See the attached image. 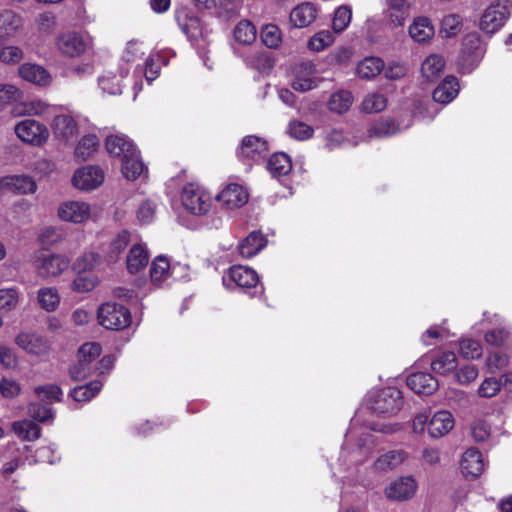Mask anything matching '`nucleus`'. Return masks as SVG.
I'll use <instances>...</instances> for the list:
<instances>
[{"label":"nucleus","mask_w":512,"mask_h":512,"mask_svg":"<svg viewBox=\"0 0 512 512\" xmlns=\"http://www.w3.org/2000/svg\"><path fill=\"white\" fill-rule=\"evenodd\" d=\"M102 347L99 343L88 342L78 350V360L69 368V375L74 381H83L96 373V360L101 355Z\"/></svg>","instance_id":"nucleus-1"},{"label":"nucleus","mask_w":512,"mask_h":512,"mask_svg":"<svg viewBox=\"0 0 512 512\" xmlns=\"http://www.w3.org/2000/svg\"><path fill=\"white\" fill-rule=\"evenodd\" d=\"M402 392L395 387H385L374 392L369 399L370 409L385 417L396 415L403 407Z\"/></svg>","instance_id":"nucleus-2"},{"label":"nucleus","mask_w":512,"mask_h":512,"mask_svg":"<svg viewBox=\"0 0 512 512\" xmlns=\"http://www.w3.org/2000/svg\"><path fill=\"white\" fill-rule=\"evenodd\" d=\"M97 318L101 326L116 331L127 328L132 321L131 313L125 306L112 302L99 307Z\"/></svg>","instance_id":"nucleus-3"},{"label":"nucleus","mask_w":512,"mask_h":512,"mask_svg":"<svg viewBox=\"0 0 512 512\" xmlns=\"http://www.w3.org/2000/svg\"><path fill=\"white\" fill-rule=\"evenodd\" d=\"M14 130L21 141L34 146L44 144L49 137L47 127L34 119H24L18 122Z\"/></svg>","instance_id":"nucleus-4"},{"label":"nucleus","mask_w":512,"mask_h":512,"mask_svg":"<svg viewBox=\"0 0 512 512\" xmlns=\"http://www.w3.org/2000/svg\"><path fill=\"white\" fill-rule=\"evenodd\" d=\"M70 265V259L62 254H41L38 256L35 267L38 276L50 278L60 276Z\"/></svg>","instance_id":"nucleus-5"},{"label":"nucleus","mask_w":512,"mask_h":512,"mask_svg":"<svg viewBox=\"0 0 512 512\" xmlns=\"http://www.w3.org/2000/svg\"><path fill=\"white\" fill-rule=\"evenodd\" d=\"M181 200L184 207L195 215L205 214L210 208L209 197L193 184L184 187Z\"/></svg>","instance_id":"nucleus-6"},{"label":"nucleus","mask_w":512,"mask_h":512,"mask_svg":"<svg viewBox=\"0 0 512 512\" xmlns=\"http://www.w3.org/2000/svg\"><path fill=\"white\" fill-rule=\"evenodd\" d=\"M508 16L509 10L506 4L496 3L491 5L481 17L480 29L487 34H493L503 26Z\"/></svg>","instance_id":"nucleus-7"},{"label":"nucleus","mask_w":512,"mask_h":512,"mask_svg":"<svg viewBox=\"0 0 512 512\" xmlns=\"http://www.w3.org/2000/svg\"><path fill=\"white\" fill-rule=\"evenodd\" d=\"M267 142L255 135H248L242 139L237 155L243 161H257L266 155Z\"/></svg>","instance_id":"nucleus-8"},{"label":"nucleus","mask_w":512,"mask_h":512,"mask_svg":"<svg viewBox=\"0 0 512 512\" xmlns=\"http://www.w3.org/2000/svg\"><path fill=\"white\" fill-rule=\"evenodd\" d=\"M73 185L81 190H93L104 181L103 171L97 166H85L75 171Z\"/></svg>","instance_id":"nucleus-9"},{"label":"nucleus","mask_w":512,"mask_h":512,"mask_svg":"<svg viewBox=\"0 0 512 512\" xmlns=\"http://www.w3.org/2000/svg\"><path fill=\"white\" fill-rule=\"evenodd\" d=\"M417 483L409 476L400 477L385 489L386 497L390 500L405 501L412 498L416 492Z\"/></svg>","instance_id":"nucleus-10"},{"label":"nucleus","mask_w":512,"mask_h":512,"mask_svg":"<svg viewBox=\"0 0 512 512\" xmlns=\"http://www.w3.org/2000/svg\"><path fill=\"white\" fill-rule=\"evenodd\" d=\"M52 129L55 137L65 143L74 141L78 135V125L68 114L56 115L52 122Z\"/></svg>","instance_id":"nucleus-11"},{"label":"nucleus","mask_w":512,"mask_h":512,"mask_svg":"<svg viewBox=\"0 0 512 512\" xmlns=\"http://www.w3.org/2000/svg\"><path fill=\"white\" fill-rule=\"evenodd\" d=\"M178 23L183 33L191 41L204 40L208 36V29L197 16L185 13L183 16L178 17Z\"/></svg>","instance_id":"nucleus-12"},{"label":"nucleus","mask_w":512,"mask_h":512,"mask_svg":"<svg viewBox=\"0 0 512 512\" xmlns=\"http://www.w3.org/2000/svg\"><path fill=\"white\" fill-rule=\"evenodd\" d=\"M407 386L416 394L431 395L439 387L436 378L426 372H416L407 378Z\"/></svg>","instance_id":"nucleus-13"},{"label":"nucleus","mask_w":512,"mask_h":512,"mask_svg":"<svg viewBox=\"0 0 512 512\" xmlns=\"http://www.w3.org/2000/svg\"><path fill=\"white\" fill-rule=\"evenodd\" d=\"M217 200L228 209L239 208L248 201V193L243 186L230 184L217 196Z\"/></svg>","instance_id":"nucleus-14"},{"label":"nucleus","mask_w":512,"mask_h":512,"mask_svg":"<svg viewBox=\"0 0 512 512\" xmlns=\"http://www.w3.org/2000/svg\"><path fill=\"white\" fill-rule=\"evenodd\" d=\"M58 214L62 220L81 223L88 219L90 207L85 202L72 201L60 206Z\"/></svg>","instance_id":"nucleus-15"},{"label":"nucleus","mask_w":512,"mask_h":512,"mask_svg":"<svg viewBox=\"0 0 512 512\" xmlns=\"http://www.w3.org/2000/svg\"><path fill=\"white\" fill-rule=\"evenodd\" d=\"M57 47L62 54L75 57L85 51L86 44L80 35L74 32H69L62 34L57 39Z\"/></svg>","instance_id":"nucleus-16"},{"label":"nucleus","mask_w":512,"mask_h":512,"mask_svg":"<svg viewBox=\"0 0 512 512\" xmlns=\"http://www.w3.org/2000/svg\"><path fill=\"white\" fill-rule=\"evenodd\" d=\"M453 426L452 414L448 411H439L429 420L428 433L433 438H439L447 434Z\"/></svg>","instance_id":"nucleus-17"},{"label":"nucleus","mask_w":512,"mask_h":512,"mask_svg":"<svg viewBox=\"0 0 512 512\" xmlns=\"http://www.w3.org/2000/svg\"><path fill=\"white\" fill-rule=\"evenodd\" d=\"M16 344L28 353L35 355H44L49 350L47 341L36 334L21 333L16 337Z\"/></svg>","instance_id":"nucleus-18"},{"label":"nucleus","mask_w":512,"mask_h":512,"mask_svg":"<svg viewBox=\"0 0 512 512\" xmlns=\"http://www.w3.org/2000/svg\"><path fill=\"white\" fill-rule=\"evenodd\" d=\"M459 92V83L454 76H447L435 88L432 97L435 102L447 104L451 102Z\"/></svg>","instance_id":"nucleus-19"},{"label":"nucleus","mask_w":512,"mask_h":512,"mask_svg":"<svg viewBox=\"0 0 512 512\" xmlns=\"http://www.w3.org/2000/svg\"><path fill=\"white\" fill-rule=\"evenodd\" d=\"M21 18L12 10L0 11V40L2 43L13 37L21 27Z\"/></svg>","instance_id":"nucleus-20"},{"label":"nucleus","mask_w":512,"mask_h":512,"mask_svg":"<svg viewBox=\"0 0 512 512\" xmlns=\"http://www.w3.org/2000/svg\"><path fill=\"white\" fill-rule=\"evenodd\" d=\"M461 468L463 474L478 477L484 470V461L480 451L476 448L467 449L462 457Z\"/></svg>","instance_id":"nucleus-21"},{"label":"nucleus","mask_w":512,"mask_h":512,"mask_svg":"<svg viewBox=\"0 0 512 512\" xmlns=\"http://www.w3.org/2000/svg\"><path fill=\"white\" fill-rule=\"evenodd\" d=\"M18 72L24 80L40 86H47L51 82L49 73L37 64L25 63L19 67Z\"/></svg>","instance_id":"nucleus-22"},{"label":"nucleus","mask_w":512,"mask_h":512,"mask_svg":"<svg viewBox=\"0 0 512 512\" xmlns=\"http://www.w3.org/2000/svg\"><path fill=\"white\" fill-rule=\"evenodd\" d=\"M3 187L16 194L33 193L37 188L35 181L25 175L3 177Z\"/></svg>","instance_id":"nucleus-23"},{"label":"nucleus","mask_w":512,"mask_h":512,"mask_svg":"<svg viewBox=\"0 0 512 512\" xmlns=\"http://www.w3.org/2000/svg\"><path fill=\"white\" fill-rule=\"evenodd\" d=\"M230 279L241 288H252L259 282V277L253 269L236 265L229 269Z\"/></svg>","instance_id":"nucleus-24"},{"label":"nucleus","mask_w":512,"mask_h":512,"mask_svg":"<svg viewBox=\"0 0 512 512\" xmlns=\"http://www.w3.org/2000/svg\"><path fill=\"white\" fill-rule=\"evenodd\" d=\"M317 10L311 3H303L290 13V22L296 28L309 26L316 18Z\"/></svg>","instance_id":"nucleus-25"},{"label":"nucleus","mask_w":512,"mask_h":512,"mask_svg":"<svg viewBox=\"0 0 512 512\" xmlns=\"http://www.w3.org/2000/svg\"><path fill=\"white\" fill-rule=\"evenodd\" d=\"M266 244L267 240L263 234L253 231L239 244V253L245 258H250L259 253Z\"/></svg>","instance_id":"nucleus-26"},{"label":"nucleus","mask_w":512,"mask_h":512,"mask_svg":"<svg viewBox=\"0 0 512 512\" xmlns=\"http://www.w3.org/2000/svg\"><path fill=\"white\" fill-rule=\"evenodd\" d=\"M105 146L107 151L116 157H120L121 160L124 156L132 155L136 149L134 144L127 138L118 135H110L106 138Z\"/></svg>","instance_id":"nucleus-27"},{"label":"nucleus","mask_w":512,"mask_h":512,"mask_svg":"<svg viewBox=\"0 0 512 512\" xmlns=\"http://www.w3.org/2000/svg\"><path fill=\"white\" fill-rule=\"evenodd\" d=\"M148 261V252L140 244H135L127 255V269L131 274H136L146 267Z\"/></svg>","instance_id":"nucleus-28"},{"label":"nucleus","mask_w":512,"mask_h":512,"mask_svg":"<svg viewBox=\"0 0 512 512\" xmlns=\"http://www.w3.org/2000/svg\"><path fill=\"white\" fill-rule=\"evenodd\" d=\"M384 69V62L379 57H366L357 65V74L362 79H372Z\"/></svg>","instance_id":"nucleus-29"},{"label":"nucleus","mask_w":512,"mask_h":512,"mask_svg":"<svg viewBox=\"0 0 512 512\" xmlns=\"http://www.w3.org/2000/svg\"><path fill=\"white\" fill-rule=\"evenodd\" d=\"M132 155L124 156L122 161V173L129 180L137 179L144 171V164L140 160L137 149L131 153Z\"/></svg>","instance_id":"nucleus-30"},{"label":"nucleus","mask_w":512,"mask_h":512,"mask_svg":"<svg viewBox=\"0 0 512 512\" xmlns=\"http://www.w3.org/2000/svg\"><path fill=\"white\" fill-rule=\"evenodd\" d=\"M410 36L417 42H424L434 35V28L426 17H419L409 27Z\"/></svg>","instance_id":"nucleus-31"},{"label":"nucleus","mask_w":512,"mask_h":512,"mask_svg":"<svg viewBox=\"0 0 512 512\" xmlns=\"http://www.w3.org/2000/svg\"><path fill=\"white\" fill-rule=\"evenodd\" d=\"M267 169L274 177L287 175L292 169L289 156L285 153H274L267 161Z\"/></svg>","instance_id":"nucleus-32"},{"label":"nucleus","mask_w":512,"mask_h":512,"mask_svg":"<svg viewBox=\"0 0 512 512\" xmlns=\"http://www.w3.org/2000/svg\"><path fill=\"white\" fill-rule=\"evenodd\" d=\"M483 53L482 42L479 34L469 33L462 43V54L467 55L471 63L478 62Z\"/></svg>","instance_id":"nucleus-33"},{"label":"nucleus","mask_w":512,"mask_h":512,"mask_svg":"<svg viewBox=\"0 0 512 512\" xmlns=\"http://www.w3.org/2000/svg\"><path fill=\"white\" fill-rule=\"evenodd\" d=\"M457 367V357L454 352L445 351L440 353L432 362L431 368L435 373L446 375Z\"/></svg>","instance_id":"nucleus-34"},{"label":"nucleus","mask_w":512,"mask_h":512,"mask_svg":"<svg viewBox=\"0 0 512 512\" xmlns=\"http://www.w3.org/2000/svg\"><path fill=\"white\" fill-rule=\"evenodd\" d=\"M352 103V93L347 90H340L330 96L328 101V108L332 112L343 114L350 109Z\"/></svg>","instance_id":"nucleus-35"},{"label":"nucleus","mask_w":512,"mask_h":512,"mask_svg":"<svg viewBox=\"0 0 512 512\" xmlns=\"http://www.w3.org/2000/svg\"><path fill=\"white\" fill-rule=\"evenodd\" d=\"M236 42L242 45H251L257 37L256 28L249 20H241L233 30Z\"/></svg>","instance_id":"nucleus-36"},{"label":"nucleus","mask_w":512,"mask_h":512,"mask_svg":"<svg viewBox=\"0 0 512 512\" xmlns=\"http://www.w3.org/2000/svg\"><path fill=\"white\" fill-rule=\"evenodd\" d=\"M101 263V256L96 252H85L73 262L71 268L76 274L93 270Z\"/></svg>","instance_id":"nucleus-37"},{"label":"nucleus","mask_w":512,"mask_h":512,"mask_svg":"<svg viewBox=\"0 0 512 512\" xmlns=\"http://www.w3.org/2000/svg\"><path fill=\"white\" fill-rule=\"evenodd\" d=\"M444 66L445 61L442 56L430 55L422 63L421 72L428 81H433L440 75Z\"/></svg>","instance_id":"nucleus-38"},{"label":"nucleus","mask_w":512,"mask_h":512,"mask_svg":"<svg viewBox=\"0 0 512 512\" xmlns=\"http://www.w3.org/2000/svg\"><path fill=\"white\" fill-rule=\"evenodd\" d=\"M99 140L96 135L88 134L82 137L75 148V156L81 161L90 158L98 149Z\"/></svg>","instance_id":"nucleus-39"},{"label":"nucleus","mask_w":512,"mask_h":512,"mask_svg":"<svg viewBox=\"0 0 512 512\" xmlns=\"http://www.w3.org/2000/svg\"><path fill=\"white\" fill-rule=\"evenodd\" d=\"M102 385L99 380L91 381L85 385L75 387L70 392V396L77 402L89 401L100 392Z\"/></svg>","instance_id":"nucleus-40"},{"label":"nucleus","mask_w":512,"mask_h":512,"mask_svg":"<svg viewBox=\"0 0 512 512\" xmlns=\"http://www.w3.org/2000/svg\"><path fill=\"white\" fill-rule=\"evenodd\" d=\"M246 64L260 72L268 71L274 66L273 59L268 52L259 50L248 54L245 58Z\"/></svg>","instance_id":"nucleus-41"},{"label":"nucleus","mask_w":512,"mask_h":512,"mask_svg":"<svg viewBox=\"0 0 512 512\" xmlns=\"http://www.w3.org/2000/svg\"><path fill=\"white\" fill-rule=\"evenodd\" d=\"M407 456L408 454L403 450L390 451L376 460L375 467L378 470L394 469L403 463Z\"/></svg>","instance_id":"nucleus-42"},{"label":"nucleus","mask_w":512,"mask_h":512,"mask_svg":"<svg viewBox=\"0 0 512 512\" xmlns=\"http://www.w3.org/2000/svg\"><path fill=\"white\" fill-rule=\"evenodd\" d=\"M14 432L24 440L34 441L40 437V427L29 420L15 422L13 424Z\"/></svg>","instance_id":"nucleus-43"},{"label":"nucleus","mask_w":512,"mask_h":512,"mask_svg":"<svg viewBox=\"0 0 512 512\" xmlns=\"http://www.w3.org/2000/svg\"><path fill=\"white\" fill-rule=\"evenodd\" d=\"M38 300L43 309L54 311L60 303L58 292L54 288L46 287L38 291Z\"/></svg>","instance_id":"nucleus-44"},{"label":"nucleus","mask_w":512,"mask_h":512,"mask_svg":"<svg viewBox=\"0 0 512 512\" xmlns=\"http://www.w3.org/2000/svg\"><path fill=\"white\" fill-rule=\"evenodd\" d=\"M387 106V99L383 94L372 93L367 95L362 102V109L366 113H379Z\"/></svg>","instance_id":"nucleus-45"},{"label":"nucleus","mask_w":512,"mask_h":512,"mask_svg":"<svg viewBox=\"0 0 512 512\" xmlns=\"http://www.w3.org/2000/svg\"><path fill=\"white\" fill-rule=\"evenodd\" d=\"M352 18V10L350 6L343 5L336 9L332 21V28L336 33L344 31Z\"/></svg>","instance_id":"nucleus-46"},{"label":"nucleus","mask_w":512,"mask_h":512,"mask_svg":"<svg viewBox=\"0 0 512 512\" xmlns=\"http://www.w3.org/2000/svg\"><path fill=\"white\" fill-rule=\"evenodd\" d=\"M98 284V278L94 274H77V277L71 283L73 291L78 293L89 292Z\"/></svg>","instance_id":"nucleus-47"},{"label":"nucleus","mask_w":512,"mask_h":512,"mask_svg":"<svg viewBox=\"0 0 512 512\" xmlns=\"http://www.w3.org/2000/svg\"><path fill=\"white\" fill-rule=\"evenodd\" d=\"M168 259L163 256H158L151 264L150 277L155 283L161 282L168 275L169 271Z\"/></svg>","instance_id":"nucleus-48"},{"label":"nucleus","mask_w":512,"mask_h":512,"mask_svg":"<svg viewBox=\"0 0 512 512\" xmlns=\"http://www.w3.org/2000/svg\"><path fill=\"white\" fill-rule=\"evenodd\" d=\"M313 128L302 121H291L288 126V133L297 140H307L313 135Z\"/></svg>","instance_id":"nucleus-49"},{"label":"nucleus","mask_w":512,"mask_h":512,"mask_svg":"<svg viewBox=\"0 0 512 512\" xmlns=\"http://www.w3.org/2000/svg\"><path fill=\"white\" fill-rule=\"evenodd\" d=\"M161 56L160 55H150L145 61V67L140 72L144 74L148 83H151L155 80L160 72L161 66Z\"/></svg>","instance_id":"nucleus-50"},{"label":"nucleus","mask_w":512,"mask_h":512,"mask_svg":"<svg viewBox=\"0 0 512 512\" xmlns=\"http://www.w3.org/2000/svg\"><path fill=\"white\" fill-rule=\"evenodd\" d=\"M24 58V53L22 49L18 46H5L0 50V61L9 64L14 65L18 64L20 61H22Z\"/></svg>","instance_id":"nucleus-51"},{"label":"nucleus","mask_w":512,"mask_h":512,"mask_svg":"<svg viewBox=\"0 0 512 512\" xmlns=\"http://www.w3.org/2000/svg\"><path fill=\"white\" fill-rule=\"evenodd\" d=\"M398 126L393 119H383L376 122L370 129L371 136L383 137L394 134Z\"/></svg>","instance_id":"nucleus-52"},{"label":"nucleus","mask_w":512,"mask_h":512,"mask_svg":"<svg viewBox=\"0 0 512 512\" xmlns=\"http://www.w3.org/2000/svg\"><path fill=\"white\" fill-rule=\"evenodd\" d=\"M491 433L490 424L484 419H475L471 424V434L476 442L487 440Z\"/></svg>","instance_id":"nucleus-53"},{"label":"nucleus","mask_w":512,"mask_h":512,"mask_svg":"<svg viewBox=\"0 0 512 512\" xmlns=\"http://www.w3.org/2000/svg\"><path fill=\"white\" fill-rule=\"evenodd\" d=\"M261 38L268 48H276L281 42L280 30L275 25H266L261 31Z\"/></svg>","instance_id":"nucleus-54"},{"label":"nucleus","mask_w":512,"mask_h":512,"mask_svg":"<svg viewBox=\"0 0 512 512\" xmlns=\"http://www.w3.org/2000/svg\"><path fill=\"white\" fill-rule=\"evenodd\" d=\"M460 353L467 359H476L482 355V346L476 340L464 339L460 342Z\"/></svg>","instance_id":"nucleus-55"},{"label":"nucleus","mask_w":512,"mask_h":512,"mask_svg":"<svg viewBox=\"0 0 512 512\" xmlns=\"http://www.w3.org/2000/svg\"><path fill=\"white\" fill-rule=\"evenodd\" d=\"M501 390V381L494 377L486 378L478 389V394L483 398H491L498 394Z\"/></svg>","instance_id":"nucleus-56"},{"label":"nucleus","mask_w":512,"mask_h":512,"mask_svg":"<svg viewBox=\"0 0 512 512\" xmlns=\"http://www.w3.org/2000/svg\"><path fill=\"white\" fill-rule=\"evenodd\" d=\"M28 413L34 420L46 422L53 418L52 410L42 403H31L28 407Z\"/></svg>","instance_id":"nucleus-57"},{"label":"nucleus","mask_w":512,"mask_h":512,"mask_svg":"<svg viewBox=\"0 0 512 512\" xmlns=\"http://www.w3.org/2000/svg\"><path fill=\"white\" fill-rule=\"evenodd\" d=\"M64 239V235L62 231L58 228L54 227H47L45 228L40 236L39 240L43 246H53L59 242H61Z\"/></svg>","instance_id":"nucleus-58"},{"label":"nucleus","mask_w":512,"mask_h":512,"mask_svg":"<svg viewBox=\"0 0 512 512\" xmlns=\"http://www.w3.org/2000/svg\"><path fill=\"white\" fill-rule=\"evenodd\" d=\"M20 90L11 84H0V109L12 101L20 98Z\"/></svg>","instance_id":"nucleus-59"},{"label":"nucleus","mask_w":512,"mask_h":512,"mask_svg":"<svg viewBox=\"0 0 512 512\" xmlns=\"http://www.w3.org/2000/svg\"><path fill=\"white\" fill-rule=\"evenodd\" d=\"M130 242V234L123 230L113 239L110 244V257L116 259L118 255L127 247Z\"/></svg>","instance_id":"nucleus-60"},{"label":"nucleus","mask_w":512,"mask_h":512,"mask_svg":"<svg viewBox=\"0 0 512 512\" xmlns=\"http://www.w3.org/2000/svg\"><path fill=\"white\" fill-rule=\"evenodd\" d=\"M509 331L504 328H496L488 331L485 334V341L489 345L500 347L503 345L509 338Z\"/></svg>","instance_id":"nucleus-61"},{"label":"nucleus","mask_w":512,"mask_h":512,"mask_svg":"<svg viewBox=\"0 0 512 512\" xmlns=\"http://www.w3.org/2000/svg\"><path fill=\"white\" fill-rule=\"evenodd\" d=\"M478 376V369L475 365H466L455 373V378L460 384H469Z\"/></svg>","instance_id":"nucleus-62"},{"label":"nucleus","mask_w":512,"mask_h":512,"mask_svg":"<svg viewBox=\"0 0 512 512\" xmlns=\"http://www.w3.org/2000/svg\"><path fill=\"white\" fill-rule=\"evenodd\" d=\"M332 43V36L328 31H321L309 40V47L314 51H321Z\"/></svg>","instance_id":"nucleus-63"},{"label":"nucleus","mask_w":512,"mask_h":512,"mask_svg":"<svg viewBox=\"0 0 512 512\" xmlns=\"http://www.w3.org/2000/svg\"><path fill=\"white\" fill-rule=\"evenodd\" d=\"M508 363V356L499 352L491 353L487 358V366L489 371L492 373L506 367Z\"/></svg>","instance_id":"nucleus-64"}]
</instances>
